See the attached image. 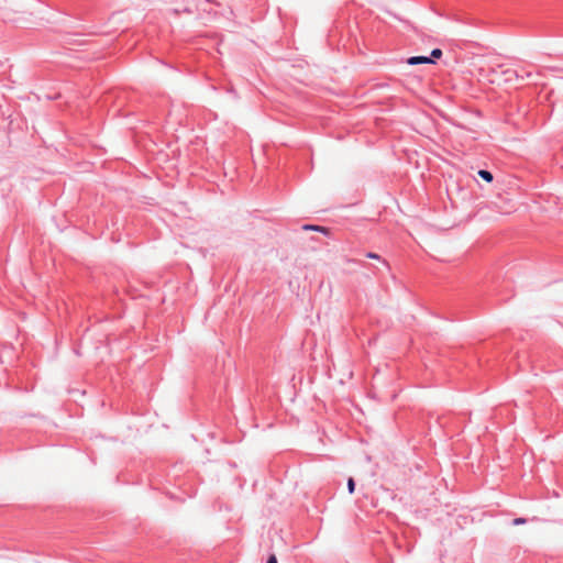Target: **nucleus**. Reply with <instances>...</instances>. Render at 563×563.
I'll return each mask as SVG.
<instances>
[{"label": "nucleus", "mask_w": 563, "mask_h": 563, "mask_svg": "<svg viewBox=\"0 0 563 563\" xmlns=\"http://www.w3.org/2000/svg\"><path fill=\"white\" fill-rule=\"evenodd\" d=\"M526 522V519L525 518H516L514 520V525H522Z\"/></svg>", "instance_id": "obj_6"}, {"label": "nucleus", "mask_w": 563, "mask_h": 563, "mask_svg": "<svg viewBox=\"0 0 563 563\" xmlns=\"http://www.w3.org/2000/svg\"><path fill=\"white\" fill-rule=\"evenodd\" d=\"M441 56H442V51L440 48H434L431 52V57L432 58H440Z\"/></svg>", "instance_id": "obj_4"}, {"label": "nucleus", "mask_w": 563, "mask_h": 563, "mask_svg": "<svg viewBox=\"0 0 563 563\" xmlns=\"http://www.w3.org/2000/svg\"><path fill=\"white\" fill-rule=\"evenodd\" d=\"M354 488H355V483H354V479L352 477H350L347 479V489H349V493L352 494L354 492Z\"/></svg>", "instance_id": "obj_3"}, {"label": "nucleus", "mask_w": 563, "mask_h": 563, "mask_svg": "<svg viewBox=\"0 0 563 563\" xmlns=\"http://www.w3.org/2000/svg\"><path fill=\"white\" fill-rule=\"evenodd\" d=\"M367 257H369V258H374V260H378V258H379V255H378V254H375V253H368V254H367Z\"/></svg>", "instance_id": "obj_9"}, {"label": "nucleus", "mask_w": 563, "mask_h": 563, "mask_svg": "<svg viewBox=\"0 0 563 563\" xmlns=\"http://www.w3.org/2000/svg\"><path fill=\"white\" fill-rule=\"evenodd\" d=\"M407 63L409 65H418V64H427V63H433V59L426 56H412L407 59Z\"/></svg>", "instance_id": "obj_1"}, {"label": "nucleus", "mask_w": 563, "mask_h": 563, "mask_svg": "<svg viewBox=\"0 0 563 563\" xmlns=\"http://www.w3.org/2000/svg\"><path fill=\"white\" fill-rule=\"evenodd\" d=\"M267 563H277V559L275 555H271L267 560Z\"/></svg>", "instance_id": "obj_8"}, {"label": "nucleus", "mask_w": 563, "mask_h": 563, "mask_svg": "<svg viewBox=\"0 0 563 563\" xmlns=\"http://www.w3.org/2000/svg\"><path fill=\"white\" fill-rule=\"evenodd\" d=\"M478 175H479V177H481V178H483V179H484V180H486L487 183L493 181V175H492V173H490V172H488V170L481 169V170L478 172Z\"/></svg>", "instance_id": "obj_2"}, {"label": "nucleus", "mask_w": 563, "mask_h": 563, "mask_svg": "<svg viewBox=\"0 0 563 563\" xmlns=\"http://www.w3.org/2000/svg\"><path fill=\"white\" fill-rule=\"evenodd\" d=\"M505 74H506V75H509V76H510V78H511V77H517L516 71H514V70H511V69L506 70V71H505Z\"/></svg>", "instance_id": "obj_7"}, {"label": "nucleus", "mask_w": 563, "mask_h": 563, "mask_svg": "<svg viewBox=\"0 0 563 563\" xmlns=\"http://www.w3.org/2000/svg\"><path fill=\"white\" fill-rule=\"evenodd\" d=\"M305 230H316V231H324L325 229L324 228H321V227H317V225H305L303 227Z\"/></svg>", "instance_id": "obj_5"}]
</instances>
